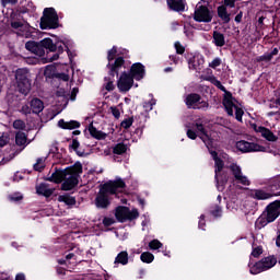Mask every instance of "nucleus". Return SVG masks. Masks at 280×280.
<instances>
[{"mask_svg": "<svg viewBox=\"0 0 280 280\" xmlns=\"http://www.w3.org/2000/svg\"><path fill=\"white\" fill-rule=\"evenodd\" d=\"M205 119L198 118L192 122L186 124V135L188 139L196 140L198 137L205 143L206 148H208L213 161H214V178L217 180V189L219 191H224V185L229 180V175H226V170L232 172V176L234 178V183L236 185H243L244 187H248L250 185V179L242 172V166L233 160V158H229V155H223L222 158L218 156V152L211 150V148L215 147V141H218L219 137L217 131L208 130L205 126Z\"/></svg>", "mask_w": 280, "mask_h": 280, "instance_id": "obj_1", "label": "nucleus"}, {"mask_svg": "<svg viewBox=\"0 0 280 280\" xmlns=\"http://www.w3.org/2000/svg\"><path fill=\"white\" fill-rule=\"evenodd\" d=\"M71 47H73V42L71 39H65L61 42H56L54 44V40L51 38H44L39 43L36 42H27L25 44V48L27 51H31V54H34L35 56H38L39 58L45 56V49H48V51H58V54H55L52 57H47L48 62H54V60H58L60 58V54L67 49L68 58L71 60Z\"/></svg>", "mask_w": 280, "mask_h": 280, "instance_id": "obj_2", "label": "nucleus"}, {"mask_svg": "<svg viewBox=\"0 0 280 280\" xmlns=\"http://www.w3.org/2000/svg\"><path fill=\"white\" fill-rule=\"evenodd\" d=\"M80 174H82V164L75 163L73 166L66 170H56L48 175L47 180L50 183H62L63 191H71L79 183Z\"/></svg>", "mask_w": 280, "mask_h": 280, "instance_id": "obj_3", "label": "nucleus"}, {"mask_svg": "<svg viewBox=\"0 0 280 280\" xmlns=\"http://www.w3.org/2000/svg\"><path fill=\"white\" fill-rule=\"evenodd\" d=\"M126 189V183L121 178L108 180L101 186V189L95 198V206L97 209H107L110 206V198L108 196H117Z\"/></svg>", "mask_w": 280, "mask_h": 280, "instance_id": "obj_4", "label": "nucleus"}, {"mask_svg": "<svg viewBox=\"0 0 280 280\" xmlns=\"http://www.w3.org/2000/svg\"><path fill=\"white\" fill-rule=\"evenodd\" d=\"M25 12L16 11L11 14V27L18 36L22 38H32V25L23 19Z\"/></svg>", "mask_w": 280, "mask_h": 280, "instance_id": "obj_5", "label": "nucleus"}, {"mask_svg": "<svg viewBox=\"0 0 280 280\" xmlns=\"http://www.w3.org/2000/svg\"><path fill=\"white\" fill-rule=\"evenodd\" d=\"M220 91H223L224 97H223V106L230 117H233L235 115V119L237 121H242V117H244V109H242V105L233 97V94L230 92H226V88L221 84L219 86Z\"/></svg>", "mask_w": 280, "mask_h": 280, "instance_id": "obj_6", "label": "nucleus"}, {"mask_svg": "<svg viewBox=\"0 0 280 280\" xmlns=\"http://www.w3.org/2000/svg\"><path fill=\"white\" fill-rule=\"evenodd\" d=\"M107 60V69H109V75H112V78L118 75L121 69H126V61L124 57H121V52H119L115 46L108 50Z\"/></svg>", "mask_w": 280, "mask_h": 280, "instance_id": "obj_7", "label": "nucleus"}, {"mask_svg": "<svg viewBox=\"0 0 280 280\" xmlns=\"http://www.w3.org/2000/svg\"><path fill=\"white\" fill-rule=\"evenodd\" d=\"M15 80L18 82V89L22 95H27L32 90V82L30 81V72L25 68L18 69L15 71Z\"/></svg>", "mask_w": 280, "mask_h": 280, "instance_id": "obj_8", "label": "nucleus"}, {"mask_svg": "<svg viewBox=\"0 0 280 280\" xmlns=\"http://www.w3.org/2000/svg\"><path fill=\"white\" fill-rule=\"evenodd\" d=\"M58 27V13L56 9L46 8L40 19V30H57Z\"/></svg>", "mask_w": 280, "mask_h": 280, "instance_id": "obj_9", "label": "nucleus"}, {"mask_svg": "<svg viewBox=\"0 0 280 280\" xmlns=\"http://www.w3.org/2000/svg\"><path fill=\"white\" fill-rule=\"evenodd\" d=\"M185 104L188 108H194L195 110H207L209 108V103L197 93L186 95Z\"/></svg>", "mask_w": 280, "mask_h": 280, "instance_id": "obj_10", "label": "nucleus"}, {"mask_svg": "<svg viewBox=\"0 0 280 280\" xmlns=\"http://www.w3.org/2000/svg\"><path fill=\"white\" fill-rule=\"evenodd\" d=\"M194 20L197 21V23H211V21H213V12L202 4H197Z\"/></svg>", "mask_w": 280, "mask_h": 280, "instance_id": "obj_11", "label": "nucleus"}, {"mask_svg": "<svg viewBox=\"0 0 280 280\" xmlns=\"http://www.w3.org/2000/svg\"><path fill=\"white\" fill-rule=\"evenodd\" d=\"M115 215L118 222H127V220H137V218H139V210H130L128 207H118L116 209Z\"/></svg>", "mask_w": 280, "mask_h": 280, "instance_id": "obj_12", "label": "nucleus"}, {"mask_svg": "<svg viewBox=\"0 0 280 280\" xmlns=\"http://www.w3.org/2000/svg\"><path fill=\"white\" fill-rule=\"evenodd\" d=\"M135 84V79L132 77L124 71L118 80H117V89L120 93H128L132 89V85Z\"/></svg>", "mask_w": 280, "mask_h": 280, "instance_id": "obj_13", "label": "nucleus"}, {"mask_svg": "<svg viewBox=\"0 0 280 280\" xmlns=\"http://www.w3.org/2000/svg\"><path fill=\"white\" fill-rule=\"evenodd\" d=\"M236 149L240 152L248 153V152H266V148L261 147L255 142H248L246 140H241L236 142Z\"/></svg>", "mask_w": 280, "mask_h": 280, "instance_id": "obj_14", "label": "nucleus"}, {"mask_svg": "<svg viewBox=\"0 0 280 280\" xmlns=\"http://www.w3.org/2000/svg\"><path fill=\"white\" fill-rule=\"evenodd\" d=\"M188 67L192 71H201L202 67H205V56L201 54L194 55L188 59Z\"/></svg>", "mask_w": 280, "mask_h": 280, "instance_id": "obj_15", "label": "nucleus"}, {"mask_svg": "<svg viewBox=\"0 0 280 280\" xmlns=\"http://www.w3.org/2000/svg\"><path fill=\"white\" fill-rule=\"evenodd\" d=\"M280 215V201H275L267 207L268 222H275Z\"/></svg>", "mask_w": 280, "mask_h": 280, "instance_id": "obj_16", "label": "nucleus"}, {"mask_svg": "<svg viewBox=\"0 0 280 280\" xmlns=\"http://www.w3.org/2000/svg\"><path fill=\"white\" fill-rule=\"evenodd\" d=\"M252 128L253 130H255V132H258V135H261V137H264V139H266L267 141H277V136H275V133H272V131H270V129L261 127V126H257L255 124H252Z\"/></svg>", "mask_w": 280, "mask_h": 280, "instance_id": "obj_17", "label": "nucleus"}, {"mask_svg": "<svg viewBox=\"0 0 280 280\" xmlns=\"http://www.w3.org/2000/svg\"><path fill=\"white\" fill-rule=\"evenodd\" d=\"M130 75L133 80H143L145 78V67L141 63H133L130 69Z\"/></svg>", "mask_w": 280, "mask_h": 280, "instance_id": "obj_18", "label": "nucleus"}, {"mask_svg": "<svg viewBox=\"0 0 280 280\" xmlns=\"http://www.w3.org/2000/svg\"><path fill=\"white\" fill-rule=\"evenodd\" d=\"M130 260V257L128 256V253L126 250H122L117 254L114 260V266L117 268V266H128V261Z\"/></svg>", "mask_w": 280, "mask_h": 280, "instance_id": "obj_19", "label": "nucleus"}, {"mask_svg": "<svg viewBox=\"0 0 280 280\" xmlns=\"http://www.w3.org/2000/svg\"><path fill=\"white\" fill-rule=\"evenodd\" d=\"M31 110L35 115H38L39 113H43L45 110V103L40 101V98H33L30 103Z\"/></svg>", "mask_w": 280, "mask_h": 280, "instance_id": "obj_20", "label": "nucleus"}, {"mask_svg": "<svg viewBox=\"0 0 280 280\" xmlns=\"http://www.w3.org/2000/svg\"><path fill=\"white\" fill-rule=\"evenodd\" d=\"M212 43L215 47H224L226 45V38L224 37V34L214 31L212 34Z\"/></svg>", "mask_w": 280, "mask_h": 280, "instance_id": "obj_21", "label": "nucleus"}, {"mask_svg": "<svg viewBox=\"0 0 280 280\" xmlns=\"http://www.w3.org/2000/svg\"><path fill=\"white\" fill-rule=\"evenodd\" d=\"M167 5L170 10H174V12L185 11V1L183 0H167Z\"/></svg>", "mask_w": 280, "mask_h": 280, "instance_id": "obj_22", "label": "nucleus"}, {"mask_svg": "<svg viewBox=\"0 0 280 280\" xmlns=\"http://www.w3.org/2000/svg\"><path fill=\"white\" fill-rule=\"evenodd\" d=\"M269 190L271 196H280V177H273L269 180Z\"/></svg>", "mask_w": 280, "mask_h": 280, "instance_id": "obj_23", "label": "nucleus"}, {"mask_svg": "<svg viewBox=\"0 0 280 280\" xmlns=\"http://www.w3.org/2000/svg\"><path fill=\"white\" fill-rule=\"evenodd\" d=\"M260 264H262V270L266 272V270H270V268H275V266H277V258L275 256H268L262 258Z\"/></svg>", "mask_w": 280, "mask_h": 280, "instance_id": "obj_24", "label": "nucleus"}, {"mask_svg": "<svg viewBox=\"0 0 280 280\" xmlns=\"http://www.w3.org/2000/svg\"><path fill=\"white\" fill-rule=\"evenodd\" d=\"M79 126L80 124L75 120L65 121V119H60L58 121V127L62 130H75Z\"/></svg>", "mask_w": 280, "mask_h": 280, "instance_id": "obj_25", "label": "nucleus"}, {"mask_svg": "<svg viewBox=\"0 0 280 280\" xmlns=\"http://www.w3.org/2000/svg\"><path fill=\"white\" fill-rule=\"evenodd\" d=\"M36 191L39 196H45L46 198H49L54 194V188H49L47 184H39L36 187Z\"/></svg>", "mask_w": 280, "mask_h": 280, "instance_id": "obj_26", "label": "nucleus"}, {"mask_svg": "<svg viewBox=\"0 0 280 280\" xmlns=\"http://www.w3.org/2000/svg\"><path fill=\"white\" fill-rule=\"evenodd\" d=\"M217 12H218L219 19H221L223 23H231V14L229 13V11L224 5L218 7Z\"/></svg>", "mask_w": 280, "mask_h": 280, "instance_id": "obj_27", "label": "nucleus"}, {"mask_svg": "<svg viewBox=\"0 0 280 280\" xmlns=\"http://www.w3.org/2000/svg\"><path fill=\"white\" fill-rule=\"evenodd\" d=\"M89 132H90L91 137H93L94 139H98V141H102V140L106 139V137H107L106 132L97 130V128H95L93 126V124H91L89 126Z\"/></svg>", "mask_w": 280, "mask_h": 280, "instance_id": "obj_28", "label": "nucleus"}, {"mask_svg": "<svg viewBox=\"0 0 280 280\" xmlns=\"http://www.w3.org/2000/svg\"><path fill=\"white\" fill-rule=\"evenodd\" d=\"M15 143L19 145V148H22V150L25 149L27 145V135L23 131H18L15 135Z\"/></svg>", "mask_w": 280, "mask_h": 280, "instance_id": "obj_29", "label": "nucleus"}, {"mask_svg": "<svg viewBox=\"0 0 280 280\" xmlns=\"http://www.w3.org/2000/svg\"><path fill=\"white\" fill-rule=\"evenodd\" d=\"M250 275H259L260 272H265L261 260L258 262H253V260L248 264Z\"/></svg>", "mask_w": 280, "mask_h": 280, "instance_id": "obj_30", "label": "nucleus"}, {"mask_svg": "<svg viewBox=\"0 0 280 280\" xmlns=\"http://www.w3.org/2000/svg\"><path fill=\"white\" fill-rule=\"evenodd\" d=\"M252 198H255L256 200H268V198H272V195L269 192H266L264 190H252L250 194Z\"/></svg>", "mask_w": 280, "mask_h": 280, "instance_id": "obj_31", "label": "nucleus"}, {"mask_svg": "<svg viewBox=\"0 0 280 280\" xmlns=\"http://www.w3.org/2000/svg\"><path fill=\"white\" fill-rule=\"evenodd\" d=\"M58 201L66 203L67 207H73L75 205V197H72L70 195H60L58 197Z\"/></svg>", "mask_w": 280, "mask_h": 280, "instance_id": "obj_32", "label": "nucleus"}, {"mask_svg": "<svg viewBox=\"0 0 280 280\" xmlns=\"http://www.w3.org/2000/svg\"><path fill=\"white\" fill-rule=\"evenodd\" d=\"M140 259L143 264H152L154 261V255L150 252H143Z\"/></svg>", "mask_w": 280, "mask_h": 280, "instance_id": "obj_33", "label": "nucleus"}, {"mask_svg": "<svg viewBox=\"0 0 280 280\" xmlns=\"http://www.w3.org/2000/svg\"><path fill=\"white\" fill-rule=\"evenodd\" d=\"M128 147L124 143H118L113 148L114 154H126Z\"/></svg>", "mask_w": 280, "mask_h": 280, "instance_id": "obj_34", "label": "nucleus"}, {"mask_svg": "<svg viewBox=\"0 0 280 280\" xmlns=\"http://www.w3.org/2000/svg\"><path fill=\"white\" fill-rule=\"evenodd\" d=\"M45 158H38L36 163L34 164V171L35 172H43L45 170Z\"/></svg>", "mask_w": 280, "mask_h": 280, "instance_id": "obj_35", "label": "nucleus"}, {"mask_svg": "<svg viewBox=\"0 0 280 280\" xmlns=\"http://www.w3.org/2000/svg\"><path fill=\"white\" fill-rule=\"evenodd\" d=\"M270 222L272 221H268L266 217L261 215L257 219L256 226H258V229H264V226H266L267 224H270Z\"/></svg>", "mask_w": 280, "mask_h": 280, "instance_id": "obj_36", "label": "nucleus"}, {"mask_svg": "<svg viewBox=\"0 0 280 280\" xmlns=\"http://www.w3.org/2000/svg\"><path fill=\"white\" fill-rule=\"evenodd\" d=\"M163 247V243H161L159 240H153L149 243V248L151 250H159V248Z\"/></svg>", "mask_w": 280, "mask_h": 280, "instance_id": "obj_37", "label": "nucleus"}, {"mask_svg": "<svg viewBox=\"0 0 280 280\" xmlns=\"http://www.w3.org/2000/svg\"><path fill=\"white\" fill-rule=\"evenodd\" d=\"M109 113L113 114V117H115V119H119V117H121V109H119V107L117 106L109 107Z\"/></svg>", "mask_w": 280, "mask_h": 280, "instance_id": "obj_38", "label": "nucleus"}, {"mask_svg": "<svg viewBox=\"0 0 280 280\" xmlns=\"http://www.w3.org/2000/svg\"><path fill=\"white\" fill-rule=\"evenodd\" d=\"M270 60H272V55L269 52H266L265 55L257 58V62H270Z\"/></svg>", "mask_w": 280, "mask_h": 280, "instance_id": "obj_39", "label": "nucleus"}, {"mask_svg": "<svg viewBox=\"0 0 280 280\" xmlns=\"http://www.w3.org/2000/svg\"><path fill=\"white\" fill-rule=\"evenodd\" d=\"M220 65H222V59H220V57L214 58L210 63L209 67L211 69H218V67H220Z\"/></svg>", "mask_w": 280, "mask_h": 280, "instance_id": "obj_40", "label": "nucleus"}, {"mask_svg": "<svg viewBox=\"0 0 280 280\" xmlns=\"http://www.w3.org/2000/svg\"><path fill=\"white\" fill-rule=\"evenodd\" d=\"M9 200L11 202H19L20 200H23V195H21L20 192H15L9 196Z\"/></svg>", "mask_w": 280, "mask_h": 280, "instance_id": "obj_41", "label": "nucleus"}, {"mask_svg": "<svg viewBox=\"0 0 280 280\" xmlns=\"http://www.w3.org/2000/svg\"><path fill=\"white\" fill-rule=\"evenodd\" d=\"M210 213L214 218H220L222 215V208H220V206H215L214 209L210 210Z\"/></svg>", "mask_w": 280, "mask_h": 280, "instance_id": "obj_42", "label": "nucleus"}, {"mask_svg": "<svg viewBox=\"0 0 280 280\" xmlns=\"http://www.w3.org/2000/svg\"><path fill=\"white\" fill-rule=\"evenodd\" d=\"M132 122H133L132 118H127L121 121L120 126L121 128H125V130H128V128L132 126Z\"/></svg>", "mask_w": 280, "mask_h": 280, "instance_id": "obj_43", "label": "nucleus"}, {"mask_svg": "<svg viewBox=\"0 0 280 280\" xmlns=\"http://www.w3.org/2000/svg\"><path fill=\"white\" fill-rule=\"evenodd\" d=\"M13 128H15V130H23L25 128V122L23 120H15L13 122Z\"/></svg>", "mask_w": 280, "mask_h": 280, "instance_id": "obj_44", "label": "nucleus"}, {"mask_svg": "<svg viewBox=\"0 0 280 280\" xmlns=\"http://www.w3.org/2000/svg\"><path fill=\"white\" fill-rule=\"evenodd\" d=\"M8 141H10V139L8 138V135L0 133V148H3V145H7Z\"/></svg>", "mask_w": 280, "mask_h": 280, "instance_id": "obj_45", "label": "nucleus"}, {"mask_svg": "<svg viewBox=\"0 0 280 280\" xmlns=\"http://www.w3.org/2000/svg\"><path fill=\"white\" fill-rule=\"evenodd\" d=\"M156 105V100L152 98L150 102L144 103L145 110H152L153 106Z\"/></svg>", "mask_w": 280, "mask_h": 280, "instance_id": "obj_46", "label": "nucleus"}, {"mask_svg": "<svg viewBox=\"0 0 280 280\" xmlns=\"http://www.w3.org/2000/svg\"><path fill=\"white\" fill-rule=\"evenodd\" d=\"M175 49L177 54H185V47L183 45H180V42H176L175 43Z\"/></svg>", "mask_w": 280, "mask_h": 280, "instance_id": "obj_47", "label": "nucleus"}, {"mask_svg": "<svg viewBox=\"0 0 280 280\" xmlns=\"http://www.w3.org/2000/svg\"><path fill=\"white\" fill-rule=\"evenodd\" d=\"M236 0H223V4L225 8H235Z\"/></svg>", "mask_w": 280, "mask_h": 280, "instance_id": "obj_48", "label": "nucleus"}, {"mask_svg": "<svg viewBox=\"0 0 280 280\" xmlns=\"http://www.w3.org/2000/svg\"><path fill=\"white\" fill-rule=\"evenodd\" d=\"M103 224H104V226H113V224H115V219H113V218H105L103 220Z\"/></svg>", "mask_w": 280, "mask_h": 280, "instance_id": "obj_49", "label": "nucleus"}, {"mask_svg": "<svg viewBox=\"0 0 280 280\" xmlns=\"http://www.w3.org/2000/svg\"><path fill=\"white\" fill-rule=\"evenodd\" d=\"M20 112L23 115H30V113H32V107H30V105H23Z\"/></svg>", "mask_w": 280, "mask_h": 280, "instance_id": "obj_50", "label": "nucleus"}, {"mask_svg": "<svg viewBox=\"0 0 280 280\" xmlns=\"http://www.w3.org/2000/svg\"><path fill=\"white\" fill-rule=\"evenodd\" d=\"M105 89L106 91H115V83H113V81H107L105 83Z\"/></svg>", "mask_w": 280, "mask_h": 280, "instance_id": "obj_51", "label": "nucleus"}, {"mask_svg": "<svg viewBox=\"0 0 280 280\" xmlns=\"http://www.w3.org/2000/svg\"><path fill=\"white\" fill-rule=\"evenodd\" d=\"M261 253H262L261 247H256L252 252V257H259V255H261Z\"/></svg>", "mask_w": 280, "mask_h": 280, "instance_id": "obj_52", "label": "nucleus"}, {"mask_svg": "<svg viewBox=\"0 0 280 280\" xmlns=\"http://www.w3.org/2000/svg\"><path fill=\"white\" fill-rule=\"evenodd\" d=\"M20 180H23V174L16 172V173L13 175V183H19Z\"/></svg>", "mask_w": 280, "mask_h": 280, "instance_id": "obj_53", "label": "nucleus"}, {"mask_svg": "<svg viewBox=\"0 0 280 280\" xmlns=\"http://www.w3.org/2000/svg\"><path fill=\"white\" fill-rule=\"evenodd\" d=\"M66 259L69 261V259H74L75 261H80V258L78 257V254L70 253L66 256Z\"/></svg>", "mask_w": 280, "mask_h": 280, "instance_id": "obj_54", "label": "nucleus"}, {"mask_svg": "<svg viewBox=\"0 0 280 280\" xmlns=\"http://www.w3.org/2000/svg\"><path fill=\"white\" fill-rule=\"evenodd\" d=\"M57 78H59V80H62L63 82H69V74L67 73H58Z\"/></svg>", "mask_w": 280, "mask_h": 280, "instance_id": "obj_55", "label": "nucleus"}, {"mask_svg": "<svg viewBox=\"0 0 280 280\" xmlns=\"http://www.w3.org/2000/svg\"><path fill=\"white\" fill-rule=\"evenodd\" d=\"M199 229H201V231H205V214L200 215L199 219Z\"/></svg>", "mask_w": 280, "mask_h": 280, "instance_id": "obj_56", "label": "nucleus"}, {"mask_svg": "<svg viewBox=\"0 0 280 280\" xmlns=\"http://www.w3.org/2000/svg\"><path fill=\"white\" fill-rule=\"evenodd\" d=\"M16 2H18V0H1L3 8H5V5H8V3H11L12 5H14V3H16Z\"/></svg>", "mask_w": 280, "mask_h": 280, "instance_id": "obj_57", "label": "nucleus"}, {"mask_svg": "<svg viewBox=\"0 0 280 280\" xmlns=\"http://www.w3.org/2000/svg\"><path fill=\"white\" fill-rule=\"evenodd\" d=\"M244 16V13L241 11L234 19L235 23H242V19Z\"/></svg>", "mask_w": 280, "mask_h": 280, "instance_id": "obj_58", "label": "nucleus"}, {"mask_svg": "<svg viewBox=\"0 0 280 280\" xmlns=\"http://www.w3.org/2000/svg\"><path fill=\"white\" fill-rule=\"evenodd\" d=\"M52 69H54V66H46L44 75H50Z\"/></svg>", "mask_w": 280, "mask_h": 280, "instance_id": "obj_59", "label": "nucleus"}, {"mask_svg": "<svg viewBox=\"0 0 280 280\" xmlns=\"http://www.w3.org/2000/svg\"><path fill=\"white\" fill-rule=\"evenodd\" d=\"M71 148L72 150H78V148H80V142L78 140H72Z\"/></svg>", "mask_w": 280, "mask_h": 280, "instance_id": "obj_60", "label": "nucleus"}, {"mask_svg": "<svg viewBox=\"0 0 280 280\" xmlns=\"http://www.w3.org/2000/svg\"><path fill=\"white\" fill-rule=\"evenodd\" d=\"M212 84H214V86H217V89H219V86H221L222 82H220V80L213 78L212 79Z\"/></svg>", "mask_w": 280, "mask_h": 280, "instance_id": "obj_61", "label": "nucleus"}, {"mask_svg": "<svg viewBox=\"0 0 280 280\" xmlns=\"http://www.w3.org/2000/svg\"><path fill=\"white\" fill-rule=\"evenodd\" d=\"M276 245L278 246V248H280V231L278 232V236L276 238Z\"/></svg>", "mask_w": 280, "mask_h": 280, "instance_id": "obj_62", "label": "nucleus"}, {"mask_svg": "<svg viewBox=\"0 0 280 280\" xmlns=\"http://www.w3.org/2000/svg\"><path fill=\"white\" fill-rule=\"evenodd\" d=\"M15 280H25V275L20 273L15 277Z\"/></svg>", "mask_w": 280, "mask_h": 280, "instance_id": "obj_63", "label": "nucleus"}, {"mask_svg": "<svg viewBox=\"0 0 280 280\" xmlns=\"http://www.w3.org/2000/svg\"><path fill=\"white\" fill-rule=\"evenodd\" d=\"M276 104L280 106V90L278 91V94H277Z\"/></svg>", "mask_w": 280, "mask_h": 280, "instance_id": "obj_64", "label": "nucleus"}]
</instances>
